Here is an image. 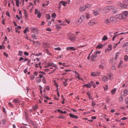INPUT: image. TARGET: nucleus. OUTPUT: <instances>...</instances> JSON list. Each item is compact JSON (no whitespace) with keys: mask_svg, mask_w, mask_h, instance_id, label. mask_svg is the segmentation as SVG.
I'll use <instances>...</instances> for the list:
<instances>
[{"mask_svg":"<svg viewBox=\"0 0 128 128\" xmlns=\"http://www.w3.org/2000/svg\"><path fill=\"white\" fill-rule=\"evenodd\" d=\"M114 6H109L105 7L103 9L102 11L103 13H106L109 12V11L111 10L113 8Z\"/></svg>","mask_w":128,"mask_h":128,"instance_id":"1","label":"nucleus"},{"mask_svg":"<svg viewBox=\"0 0 128 128\" xmlns=\"http://www.w3.org/2000/svg\"><path fill=\"white\" fill-rule=\"evenodd\" d=\"M85 18V16L84 15L81 16L78 20L76 22L77 25H80L82 22Z\"/></svg>","mask_w":128,"mask_h":128,"instance_id":"2","label":"nucleus"},{"mask_svg":"<svg viewBox=\"0 0 128 128\" xmlns=\"http://www.w3.org/2000/svg\"><path fill=\"white\" fill-rule=\"evenodd\" d=\"M97 23L98 22L96 20L94 19H93L90 20V22L88 23V24L89 26H93Z\"/></svg>","mask_w":128,"mask_h":128,"instance_id":"3","label":"nucleus"},{"mask_svg":"<svg viewBox=\"0 0 128 128\" xmlns=\"http://www.w3.org/2000/svg\"><path fill=\"white\" fill-rule=\"evenodd\" d=\"M68 38L70 41L73 42H75L76 41V38L73 34H71L69 35Z\"/></svg>","mask_w":128,"mask_h":128,"instance_id":"4","label":"nucleus"},{"mask_svg":"<svg viewBox=\"0 0 128 128\" xmlns=\"http://www.w3.org/2000/svg\"><path fill=\"white\" fill-rule=\"evenodd\" d=\"M122 14L123 20L127 18L128 15V11H125L122 12Z\"/></svg>","mask_w":128,"mask_h":128,"instance_id":"5","label":"nucleus"},{"mask_svg":"<svg viewBox=\"0 0 128 128\" xmlns=\"http://www.w3.org/2000/svg\"><path fill=\"white\" fill-rule=\"evenodd\" d=\"M35 47H38L40 46V42L38 41H32Z\"/></svg>","mask_w":128,"mask_h":128,"instance_id":"6","label":"nucleus"},{"mask_svg":"<svg viewBox=\"0 0 128 128\" xmlns=\"http://www.w3.org/2000/svg\"><path fill=\"white\" fill-rule=\"evenodd\" d=\"M118 5L120 7L124 8H128V4H124L121 3L120 2L118 4Z\"/></svg>","mask_w":128,"mask_h":128,"instance_id":"7","label":"nucleus"},{"mask_svg":"<svg viewBox=\"0 0 128 128\" xmlns=\"http://www.w3.org/2000/svg\"><path fill=\"white\" fill-rule=\"evenodd\" d=\"M100 74V73L98 72H93L91 73V75L92 76H98Z\"/></svg>","mask_w":128,"mask_h":128,"instance_id":"8","label":"nucleus"},{"mask_svg":"<svg viewBox=\"0 0 128 128\" xmlns=\"http://www.w3.org/2000/svg\"><path fill=\"white\" fill-rule=\"evenodd\" d=\"M122 13L118 14L116 16V17L117 19L123 20L122 16Z\"/></svg>","mask_w":128,"mask_h":128,"instance_id":"9","label":"nucleus"},{"mask_svg":"<svg viewBox=\"0 0 128 128\" xmlns=\"http://www.w3.org/2000/svg\"><path fill=\"white\" fill-rule=\"evenodd\" d=\"M111 10L112 13V14H114L118 12V10L115 9V6H114L113 8Z\"/></svg>","mask_w":128,"mask_h":128,"instance_id":"10","label":"nucleus"},{"mask_svg":"<svg viewBox=\"0 0 128 128\" xmlns=\"http://www.w3.org/2000/svg\"><path fill=\"white\" fill-rule=\"evenodd\" d=\"M66 50H72L74 51L76 50V49L73 47H69L67 48H66Z\"/></svg>","mask_w":128,"mask_h":128,"instance_id":"11","label":"nucleus"},{"mask_svg":"<svg viewBox=\"0 0 128 128\" xmlns=\"http://www.w3.org/2000/svg\"><path fill=\"white\" fill-rule=\"evenodd\" d=\"M86 19H89L91 17V14H90L88 12H87L86 13Z\"/></svg>","mask_w":128,"mask_h":128,"instance_id":"12","label":"nucleus"},{"mask_svg":"<svg viewBox=\"0 0 128 128\" xmlns=\"http://www.w3.org/2000/svg\"><path fill=\"white\" fill-rule=\"evenodd\" d=\"M42 46L44 48H48L49 47L50 44L46 43H44L42 44Z\"/></svg>","mask_w":128,"mask_h":128,"instance_id":"13","label":"nucleus"},{"mask_svg":"<svg viewBox=\"0 0 128 128\" xmlns=\"http://www.w3.org/2000/svg\"><path fill=\"white\" fill-rule=\"evenodd\" d=\"M124 96H126L127 94H128V90L126 89L124 90Z\"/></svg>","mask_w":128,"mask_h":128,"instance_id":"14","label":"nucleus"},{"mask_svg":"<svg viewBox=\"0 0 128 128\" xmlns=\"http://www.w3.org/2000/svg\"><path fill=\"white\" fill-rule=\"evenodd\" d=\"M48 66H52L55 68H56V66L53 63H50L48 64Z\"/></svg>","mask_w":128,"mask_h":128,"instance_id":"15","label":"nucleus"},{"mask_svg":"<svg viewBox=\"0 0 128 128\" xmlns=\"http://www.w3.org/2000/svg\"><path fill=\"white\" fill-rule=\"evenodd\" d=\"M104 23L107 25H109L110 24V22L108 19H106L104 21Z\"/></svg>","mask_w":128,"mask_h":128,"instance_id":"16","label":"nucleus"},{"mask_svg":"<svg viewBox=\"0 0 128 128\" xmlns=\"http://www.w3.org/2000/svg\"><path fill=\"white\" fill-rule=\"evenodd\" d=\"M108 80V78L106 76H104L102 78V80L104 82H106Z\"/></svg>","mask_w":128,"mask_h":128,"instance_id":"17","label":"nucleus"},{"mask_svg":"<svg viewBox=\"0 0 128 128\" xmlns=\"http://www.w3.org/2000/svg\"><path fill=\"white\" fill-rule=\"evenodd\" d=\"M86 9L84 6H82L80 7L79 8V10L80 11L82 12L86 10Z\"/></svg>","mask_w":128,"mask_h":128,"instance_id":"18","label":"nucleus"},{"mask_svg":"<svg viewBox=\"0 0 128 128\" xmlns=\"http://www.w3.org/2000/svg\"><path fill=\"white\" fill-rule=\"evenodd\" d=\"M69 116L70 117L72 118H74L75 119H77L78 118L76 116L74 115L71 114H70Z\"/></svg>","mask_w":128,"mask_h":128,"instance_id":"19","label":"nucleus"},{"mask_svg":"<svg viewBox=\"0 0 128 128\" xmlns=\"http://www.w3.org/2000/svg\"><path fill=\"white\" fill-rule=\"evenodd\" d=\"M35 80L36 82L38 83H40L41 81V79L39 77H36L35 78Z\"/></svg>","mask_w":128,"mask_h":128,"instance_id":"20","label":"nucleus"},{"mask_svg":"<svg viewBox=\"0 0 128 128\" xmlns=\"http://www.w3.org/2000/svg\"><path fill=\"white\" fill-rule=\"evenodd\" d=\"M24 14L25 16V18L26 19L28 18V13L26 12V10L24 9Z\"/></svg>","mask_w":128,"mask_h":128,"instance_id":"21","label":"nucleus"},{"mask_svg":"<svg viewBox=\"0 0 128 128\" xmlns=\"http://www.w3.org/2000/svg\"><path fill=\"white\" fill-rule=\"evenodd\" d=\"M31 30L32 32L34 33L38 31L37 29L36 28H32Z\"/></svg>","mask_w":128,"mask_h":128,"instance_id":"22","label":"nucleus"},{"mask_svg":"<svg viewBox=\"0 0 128 128\" xmlns=\"http://www.w3.org/2000/svg\"><path fill=\"white\" fill-rule=\"evenodd\" d=\"M90 85L91 86H92L94 88H95L96 87V85L94 84V83L92 81H90V82L89 83Z\"/></svg>","mask_w":128,"mask_h":128,"instance_id":"23","label":"nucleus"},{"mask_svg":"<svg viewBox=\"0 0 128 128\" xmlns=\"http://www.w3.org/2000/svg\"><path fill=\"white\" fill-rule=\"evenodd\" d=\"M116 90V88H114L111 91V92L112 94H114Z\"/></svg>","mask_w":128,"mask_h":128,"instance_id":"24","label":"nucleus"},{"mask_svg":"<svg viewBox=\"0 0 128 128\" xmlns=\"http://www.w3.org/2000/svg\"><path fill=\"white\" fill-rule=\"evenodd\" d=\"M112 45L111 44H109L108 46V47L107 48V50L108 51H110L112 49Z\"/></svg>","mask_w":128,"mask_h":128,"instance_id":"25","label":"nucleus"},{"mask_svg":"<svg viewBox=\"0 0 128 128\" xmlns=\"http://www.w3.org/2000/svg\"><path fill=\"white\" fill-rule=\"evenodd\" d=\"M56 27L57 30H59L61 28L59 24H56Z\"/></svg>","mask_w":128,"mask_h":128,"instance_id":"26","label":"nucleus"},{"mask_svg":"<svg viewBox=\"0 0 128 128\" xmlns=\"http://www.w3.org/2000/svg\"><path fill=\"white\" fill-rule=\"evenodd\" d=\"M19 102V100L18 99H14L13 100V102L15 103H18Z\"/></svg>","mask_w":128,"mask_h":128,"instance_id":"27","label":"nucleus"},{"mask_svg":"<svg viewBox=\"0 0 128 128\" xmlns=\"http://www.w3.org/2000/svg\"><path fill=\"white\" fill-rule=\"evenodd\" d=\"M108 39V37L106 36H104L102 38V40L103 41H105L107 40Z\"/></svg>","mask_w":128,"mask_h":128,"instance_id":"28","label":"nucleus"},{"mask_svg":"<svg viewBox=\"0 0 128 128\" xmlns=\"http://www.w3.org/2000/svg\"><path fill=\"white\" fill-rule=\"evenodd\" d=\"M102 44H100L96 48L98 49L101 48H102Z\"/></svg>","mask_w":128,"mask_h":128,"instance_id":"29","label":"nucleus"},{"mask_svg":"<svg viewBox=\"0 0 128 128\" xmlns=\"http://www.w3.org/2000/svg\"><path fill=\"white\" fill-rule=\"evenodd\" d=\"M60 3L61 4H62L64 6H66V4L67 3V2H66L65 3L64 2V1H61L60 2Z\"/></svg>","mask_w":128,"mask_h":128,"instance_id":"30","label":"nucleus"},{"mask_svg":"<svg viewBox=\"0 0 128 128\" xmlns=\"http://www.w3.org/2000/svg\"><path fill=\"white\" fill-rule=\"evenodd\" d=\"M99 12L97 11H94V14L95 16H97L99 14Z\"/></svg>","mask_w":128,"mask_h":128,"instance_id":"31","label":"nucleus"},{"mask_svg":"<svg viewBox=\"0 0 128 128\" xmlns=\"http://www.w3.org/2000/svg\"><path fill=\"white\" fill-rule=\"evenodd\" d=\"M46 19L48 20H50V16L48 14H47L46 15Z\"/></svg>","mask_w":128,"mask_h":128,"instance_id":"32","label":"nucleus"},{"mask_svg":"<svg viewBox=\"0 0 128 128\" xmlns=\"http://www.w3.org/2000/svg\"><path fill=\"white\" fill-rule=\"evenodd\" d=\"M85 6V8L86 10V9L88 8H90V4H86L85 6Z\"/></svg>","mask_w":128,"mask_h":128,"instance_id":"33","label":"nucleus"},{"mask_svg":"<svg viewBox=\"0 0 128 128\" xmlns=\"http://www.w3.org/2000/svg\"><path fill=\"white\" fill-rule=\"evenodd\" d=\"M45 51L48 54H49L50 55H51V54L50 53L48 50L46 49L45 50Z\"/></svg>","mask_w":128,"mask_h":128,"instance_id":"34","label":"nucleus"},{"mask_svg":"<svg viewBox=\"0 0 128 128\" xmlns=\"http://www.w3.org/2000/svg\"><path fill=\"white\" fill-rule=\"evenodd\" d=\"M115 18L113 16H112L110 17V21L112 22H113L115 20Z\"/></svg>","mask_w":128,"mask_h":128,"instance_id":"35","label":"nucleus"},{"mask_svg":"<svg viewBox=\"0 0 128 128\" xmlns=\"http://www.w3.org/2000/svg\"><path fill=\"white\" fill-rule=\"evenodd\" d=\"M128 59V56L126 55H125L124 56V61H126Z\"/></svg>","mask_w":128,"mask_h":128,"instance_id":"36","label":"nucleus"},{"mask_svg":"<svg viewBox=\"0 0 128 128\" xmlns=\"http://www.w3.org/2000/svg\"><path fill=\"white\" fill-rule=\"evenodd\" d=\"M29 31V29L28 28L26 27V29L24 30V33L25 34L27 32H28Z\"/></svg>","mask_w":128,"mask_h":128,"instance_id":"37","label":"nucleus"},{"mask_svg":"<svg viewBox=\"0 0 128 128\" xmlns=\"http://www.w3.org/2000/svg\"><path fill=\"white\" fill-rule=\"evenodd\" d=\"M76 75L77 76H75V77L76 78H78L79 80H80V76L79 75L78 73V74H76Z\"/></svg>","mask_w":128,"mask_h":128,"instance_id":"38","label":"nucleus"},{"mask_svg":"<svg viewBox=\"0 0 128 128\" xmlns=\"http://www.w3.org/2000/svg\"><path fill=\"white\" fill-rule=\"evenodd\" d=\"M38 108V106L36 105L33 106L32 107V108L34 110H36Z\"/></svg>","mask_w":128,"mask_h":128,"instance_id":"39","label":"nucleus"},{"mask_svg":"<svg viewBox=\"0 0 128 128\" xmlns=\"http://www.w3.org/2000/svg\"><path fill=\"white\" fill-rule=\"evenodd\" d=\"M16 2V4L18 7L19 6V1L18 0H15Z\"/></svg>","mask_w":128,"mask_h":128,"instance_id":"40","label":"nucleus"},{"mask_svg":"<svg viewBox=\"0 0 128 128\" xmlns=\"http://www.w3.org/2000/svg\"><path fill=\"white\" fill-rule=\"evenodd\" d=\"M35 76L34 75H31L30 76V79L32 80H33Z\"/></svg>","mask_w":128,"mask_h":128,"instance_id":"41","label":"nucleus"},{"mask_svg":"<svg viewBox=\"0 0 128 128\" xmlns=\"http://www.w3.org/2000/svg\"><path fill=\"white\" fill-rule=\"evenodd\" d=\"M126 46H128V42H126L122 46V47L124 48Z\"/></svg>","mask_w":128,"mask_h":128,"instance_id":"42","label":"nucleus"},{"mask_svg":"<svg viewBox=\"0 0 128 128\" xmlns=\"http://www.w3.org/2000/svg\"><path fill=\"white\" fill-rule=\"evenodd\" d=\"M56 16V15L55 13H53L52 15V18H55Z\"/></svg>","mask_w":128,"mask_h":128,"instance_id":"43","label":"nucleus"},{"mask_svg":"<svg viewBox=\"0 0 128 128\" xmlns=\"http://www.w3.org/2000/svg\"><path fill=\"white\" fill-rule=\"evenodd\" d=\"M39 86L40 87V93L41 94H42V88L40 85Z\"/></svg>","mask_w":128,"mask_h":128,"instance_id":"44","label":"nucleus"},{"mask_svg":"<svg viewBox=\"0 0 128 128\" xmlns=\"http://www.w3.org/2000/svg\"><path fill=\"white\" fill-rule=\"evenodd\" d=\"M32 37L34 39H36L37 38L36 36L34 34H32Z\"/></svg>","mask_w":128,"mask_h":128,"instance_id":"45","label":"nucleus"},{"mask_svg":"<svg viewBox=\"0 0 128 128\" xmlns=\"http://www.w3.org/2000/svg\"><path fill=\"white\" fill-rule=\"evenodd\" d=\"M42 80L44 84H46V81L44 78H43Z\"/></svg>","mask_w":128,"mask_h":128,"instance_id":"46","label":"nucleus"},{"mask_svg":"<svg viewBox=\"0 0 128 128\" xmlns=\"http://www.w3.org/2000/svg\"><path fill=\"white\" fill-rule=\"evenodd\" d=\"M123 63V62L122 61H121L120 62V63L118 65V68L120 67V66L121 65V64H122Z\"/></svg>","mask_w":128,"mask_h":128,"instance_id":"47","label":"nucleus"},{"mask_svg":"<svg viewBox=\"0 0 128 128\" xmlns=\"http://www.w3.org/2000/svg\"><path fill=\"white\" fill-rule=\"evenodd\" d=\"M85 86L87 88H90L91 86L89 84H85Z\"/></svg>","mask_w":128,"mask_h":128,"instance_id":"48","label":"nucleus"},{"mask_svg":"<svg viewBox=\"0 0 128 128\" xmlns=\"http://www.w3.org/2000/svg\"><path fill=\"white\" fill-rule=\"evenodd\" d=\"M119 100L120 101L122 102L123 100V98L122 96H120L119 97Z\"/></svg>","mask_w":128,"mask_h":128,"instance_id":"49","label":"nucleus"},{"mask_svg":"<svg viewBox=\"0 0 128 128\" xmlns=\"http://www.w3.org/2000/svg\"><path fill=\"white\" fill-rule=\"evenodd\" d=\"M119 56V53L117 52L116 53V56L115 58V60H116L118 56Z\"/></svg>","mask_w":128,"mask_h":128,"instance_id":"50","label":"nucleus"},{"mask_svg":"<svg viewBox=\"0 0 128 128\" xmlns=\"http://www.w3.org/2000/svg\"><path fill=\"white\" fill-rule=\"evenodd\" d=\"M15 29L16 32H18V34H19L20 33V31H18V28H15Z\"/></svg>","mask_w":128,"mask_h":128,"instance_id":"51","label":"nucleus"},{"mask_svg":"<svg viewBox=\"0 0 128 128\" xmlns=\"http://www.w3.org/2000/svg\"><path fill=\"white\" fill-rule=\"evenodd\" d=\"M104 88L105 90H107L108 88V86L107 85H106L105 86V87H104Z\"/></svg>","mask_w":128,"mask_h":128,"instance_id":"52","label":"nucleus"},{"mask_svg":"<svg viewBox=\"0 0 128 128\" xmlns=\"http://www.w3.org/2000/svg\"><path fill=\"white\" fill-rule=\"evenodd\" d=\"M96 58H94V57L93 56H92L91 57V58L92 61H94Z\"/></svg>","mask_w":128,"mask_h":128,"instance_id":"53","label":"nucleus"},{"mask_svg":"<svg viewBox=\"0 0 128 128\" xmlns=\"http://www.w3.org/2000/svg\"><path fill=\"white\" fill-rule=\"evenodd\" d=\"M22 52L21 51H19L18 52V55L19 56H22Z\"/></svg>","mask_w":128,"mask_h":128,"instance_id":"54","label":"nucleus"},{"mask_svg":"<svg viewBox=\"0 0 128 128\" xmlns=\"http://www.w3.org/2000/svg\"><path fill=\"white\" fill-rule=\"evenodd\" d=\"M112 2L111 0H109L106 2V3L108 4H111L112 3Z\"/></svg>","mask_w":128,"mask_h":128,"instance_id":"55","label":"nucleus"},{"mask_svg":"<svg viewBox=\"0 0 128 128\" xmlns=\"http://www.w3.org/2000/svg\"><path fill=\"white\" fill-rule=\"evenodd\" d=\"M58 118H61V119H64L65 118V117L64 116H62V115H60V116Z\"/></svg>","mask_w":128,"mask_h":128,"instance_id":"56","label":"nucleus"},{"mask_svg":"<svg viewBox=\"0 0 128 128\" xmlns=\"http://www.w3.org/2000/svg\"><path fill=\"white\" fill-rule=\"evenodd\" d=\"M41 16V14L40 12H38V18H40Z\"/></svg>","mask_w":128,"mask_h":128,"instance_id":"57","label":"nucleus"},{"mask_svg":"<svg viewBox=\"0 0 128 128\" xmlns=\"http://www.w3.org/2000/svg\"><path fill=\"white\" fill-rule=\"evenodd\" d=\"M117 44H114L113 46V48H115L116 47V46H117Z\"/></svg>","mask_w":128,"mask_h":128,"instance_id":"58","label":"nucleus"},{"mask_svg":"<svg viewBox=\"0 0 128 128\" xmlns=\"http://www.w3.org/2000/svg\"><path fill=\"white\" fill-rule=\"evenodd\" d=\"M9 105L11 107H13V105L10 102H9L8 103Z\"/></svg>","mask_w":128,"mask_h":128,"instance_id":"59","label":"nucleus"},{"mask_svg":"<svg viewBox=\"0 0 128 128\" xmlns=\"http://www.w3.org/2000/svg\"><path fill=\"white\" fill-rule=\"evenodd\" d=\"M99 67L100 68H101L102 69L104 68V66L102 65H100L99 66Z\"/></svg>","mask_w":128,"mask_h":128,"instance_id":"60","label":"nucleus"},{"mask_svg":"<svg viewBox=\"0 0 128 128\" xmlns=\"http://www.w3.org/2000/svg\"><path fill=\"white\" fill-rule=\"evenodd\" d=\"M96 105L95 103L93 101L92 102V106H94Z\"/></svg>","mask_w":128,"mask_h":128,"instance_id":"61","label":"nucleus"},{"mask_svg":"<svg viewBox=\"0 0 128 128\" xmlns=\"http://www.w3.org/2000/svg\"><path fill=\"white\" fill-rule=\"evenodd\" d=\"M63 84L65 86H67L68 84L66 82H63Z\"/></svg>","mask_w":128,"mask_h":128,"instance_id":"62","label":"nucleus"},{"mask_svg":"<svg viewBox=\"0 0 128 128\" xmlns=\"http://www.w3.org/2000/svg\"><path fill=\"white\" fill-rule=\"evenodd\" d=\"M124 2L125 3H126L128 5V0H124Z\"/></svg>","mask_w":128,"mask_h":128,"instance_id":"63","label":"nucleus"},{"mask_svg":"<svg viewBox=\"0 0 128 128\" xmlns=\"http://www.w3.org/2000/svg\"><path fill=\"white\" fill-rule=\"evenodd\" d=\"M126 104H128V97L126 99Z\"/></svg>","mask_w":128,"mask_h":128,"instance_id":"64","label":"nucleus"}]
</instances>
